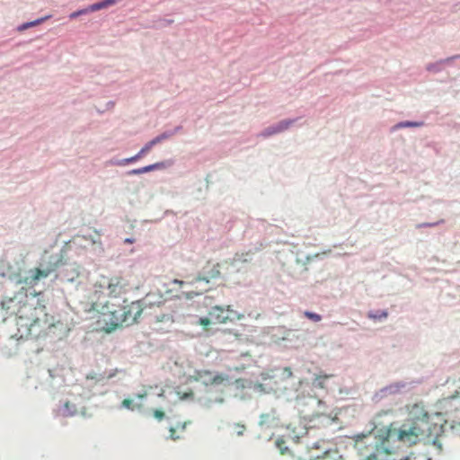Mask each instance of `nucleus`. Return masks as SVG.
<instances>
[{
    "label": "nucleus",
    "mask_w": 460,
    "mask_h": 460,
    "mask_svg": "<svg viewBox=\"0 0 460 460\" xmlns=\"http://www.w3.org/2000/svg\"><path fill=\"white\" fill-rule=\"evenodd\" d=\"M87 12H90V11L88 10V8H87V9H84V10H80V11H77V12H74V13H72L70 14V16H69V17H70L71 19H75V18H76L77 16H79V15H81V14H84V13H86Z\"/></svg>",
    "instance_id": "obj_23"
},
{
    "label": "nucleus",
    "mask_w": 460,
    "mask_h": 460,
    "mask_svg": "<svg viewBox=\"0 0 460 460\" xmlns=\"http://www.w3.org/2000/svg\"><path fill=\"white\" fill-rule=\"evenodd\" d=\"M423 125V122H412V121H405L400 122L394 127V129L406 128V127H420Z\"/></svg>",
    "instance_id": "obj_17"
},
{
    "label": "nucleus",
    "mask_w": 460,
    "mask_h": 460,
    "mask_svg": "<svg viewBox=\"0 0 460 460\" xmlns=\"http://www.w3.org/2000/svg\"><path fill=\"white\" fill-rule=\"evenodd\" d=\"M170 137V134H167V133H163L159 136H157L156 137H155L154 139H152L151 141H149L151 143V145L154 146L159 143H161L162 141H164V139H167L168 137Z\"/></svg>",
    "instance_id": "obj_19"
},
{
    "label": "nucleus",
    "mask_w": 460,
    "mask_h": 460,
    "mask_svg": "<svg viewBox=\"0 0 460 460\" xmlns=\"http://www.w3.org/2000/svg\"><path fill=\"white\" fill-rule=\"evenodd\" d=\"M173 282H174V283H176V284H179L181 287H183V286H185V285H187V284H188V283H187V282H185V281L178 280V279H174V281H173Z\"/></svg>",
    "instance_id": "obj_31"
},
{
    "label": "nucleus",
    "mask_w": 460,
    "mask_h": 460,
    "mask_svg": "<svg viewBox=\"0 0 460 460\" xmlns=\"http://www.w3.org/2000/svg\"><path fill=\"white\" fill-rule=\"evenodd\" d=\"M388 315V314L386 312H382V314L380 315H376V314H369L370 317L374 318V319H380V318H386Z\"/></svg>",
    "instance_id": "obj_27"
},
{
    "label": "nucleus",
    "mask_w": 460,
    "mask_h": 460,
    "mask_svg": "<svg viewBox=\"0 0 460 460\" xmlns=\"http://www.w3.org/2000/svg\"><path fill=\"white\" fill-rule=\"evenodd\" d=\"M409 420L411 422L408 427L420 428L421 431L418 434L420 437H429L441 429L444 418L441 413H429L422 402H416L407 405Z\"/></svg>",
    "instance_id": "obj_5"
},
{
    "label": "nucleus",
    "mask_w": 460,
    "mask_h": 460,
    "mask_svg": "<svg viewBox=\"0 0 460 460\" xmlns=\"http://www.w3.org/2000/svg\"><path fill=\"white\" fill-rule=\"evenodd\" d=\"M154 416L158 420H163L164 417V412L161 410H155Z\"/></svg>",
    "instance_id": "obj_25"
},
{
    "label": "nucleus",
    "mask_w": 460,
    "mask_h": 460,
    "mask_svg": "<svg viewBox=\"0 0 460 460\" xmlns=\"http://www.w3.org/2000/svg\"><path fill=\"white\" fill-rule=\"evenodd\" d=\"M319 460H345L337 451H328L318 458Z\"/></svg>",
    "instance_id": "obj_14"
},
{
    "label": "nucleus",
    "mask_w": 460,
    "mask_h": 460,
    "mask_svg": "<svg viewBox=\"0 0 460 460\" xmlns=\"http://www.w3.org/2000/svg\"><path fill=\"white\" fill-rule=\"evenodd\" d=\"M28 28H30V25H29V22H26V23L22 24V25L19 27V30H20V31H23V30H26V29H28Z\"/></svg>",
    "instance_id": "obj_30"
},
{
    "label": "nucleus",
    "mask_w": 460,
    "mask_h": 460,
    "mask_svg": "<svg viewBox=\"0 0 460 460\" xmlns=\"http://www.w3.org/2000/svg\"><path fill=\"white\" fill-rule=\"evenodd\" d=\"M365 460H378V458L375 454H369L368 456H366Z\"/></svg>",
    "instance_id": "obj_28"
},
{
    "label": "nucleus",
    "mask_w": 460,
    "mask_h": 460,
    "mask_svg": "<svg viewBox=\"0 0 460 460\" xmlns=\"http://www.w3.org/2000/svg\"><path fill=\"white\" fill-rule=\"evenodd\" d=\"M219 263H216L212 265L211 270L208 272V277H198L195 279V280L190 283L191 285H199V284H205V287L199 288L198 286L195 287L193 289H190L187 294V298H193L194 296H200L206 291L208 290V284H209V279H217L220 276V270H219Z\"/></svg>",
    "instance_id": "obj_7"
},
{
    "label": "nucleus",
    "mask_w": 460,
    "mask_h": 460,
    "mask_svg": "<svg viewBox=\"0 0 460 460\" xmlns=\"http://www.w3.org/2000/svg\"><path fill=\"white\" fill-rule=\"evenodd\" d=\"M305 316L314 322H320L322 320V316L318 314H315V313H313V312H309V311H305L304 313Z\"/></svg>",
    "instance_id": "obj_20"
},
{
    "label": "nucleus",
    "mask_w": 460,
    "mask_h": 460,
    "mask_svg": "<svg viewBox=\"0 0 460 460\" xmlns=\"http://www.w3.org/2000/svg\"><path fill=\"white\" fill-rule=\"evenodd\" d=\"M146 396V393L137 394V397L138 399H143V398H145Z\"/></svg>",
    "instance_id": "obj_33"
},
{
    "label": "nucleus",
    "mask_w": 460,
    "mask_h": 460,
    "mask_svg": "<svg viewBox=\"0 0 460 460\" xmlns=\"http://www.w3.org/2000/svg\"><path fill=\"white\" fill-rule=\"evenodd\" d=\"M420 431V428L408 427L407 423L397 427L395 422H392L382 428L376 427L368 434L356 435L355 447L362 456L368 451L376 456L378 454L404 455L408 448L418 443V434Z\"/></svg>",
    "instance_id": "obj_2"
},
{
    "label": "nucleus",
    "mask_w": 460,
    "mask_h": 460,
    "mask_svg": "<svg viewBox=\"0 0 460 460\" xmlns=\"http://www.w3.org/2000/svg\"><path fill=\"white\" fill-rule=\"evenodd\" d=\"M164 168V163H155L153 164H149L141 168L133 169L130 172H128V174H142L146 172H149L157 169Z\"/></svg>",
    "instance_id": "obj_12"
},
{
    "label": "nucleus",
    "mask_w": 460,
    "mask_h": 460,
    "mask_svg": "<svg viewBox=\"0 0 460 460\" xmlns=\"http://www.w3.org/2000/svg\"><path fill=\"white\" fill-rule=\"evenodd\" d=\"M152 147H153V146L151 145L150 142H148L142 147V149L136 155L129 157V158H125L122 161L119 162L118 164L125 165L127 164L136 162L138 159H140L142 156H144L146 154H147L151 150Z\"/></svg>",
    "instance_id": "obj_10"
},
{
    "label": "nucleus",
    "mask_w": 460,
    "mask_h": 460,
    "mask_svg": "<svg viewBox=\"0 0 460 460\" xmlns=\"http://www.w3.org/2000/svg\"><path fill=\"white\" fill-rule=\"evenodd\" d=\"M103 8H106L105 7V4H104L103 1H101L99 3H96V4H93L90 5L88 7V10L90 12H95V11H98V10H101V9H103Z\"/></svg>",
    "instance_id": "obj_21"
},
{
    "label": "nucleus",
    "mask_w": 460,
    "mask_h": 460,
    "mask_svg": "<svg viewBox=\"0 0 460 460\" xmlns=\"http://www.w3.org/2000/svg\"><path fill=\"white\" fill-rule=\"evenodd\" d=\"M52 270L47 269V270H40L39 268H36L32 270H31V279L32 282H36L41 278H47L50 273Z\"/></svg>",
    "instance_id": "obj_13"
},
{
    "label": "nucleus",
    "mask_w": 460,
    "mask_h": 460,
    "mask_svg": "<svg viewBox=\"0 0 460 460\" xmlns=\"http://www.w3.org/2000/svg\"><path fill=\"white\" fill-rule=\"evenodd\" d=\"M243 256V253H242L241 255L240 254H235V257H234V260L235 261H246L247 260L246 259H241V257Z\"/></svg>",
    "instance_id": "obj_32"
},
{
    "label": "nucleus",
    "mask_w": 460,
    "mask_h": 460,
    "mask_svg": "<svg viewBox=\"0 0 460 460\" xmlns=\"http://www.w3.org/2000/svg\"><path fill=\"white\" fill-rule=\"evenodd\" d=\"M437 225H438V223H427V224L419 225L418 226L419 227H422V226H435Z\"/></svg>",
    "instance_id": "obj_29"
},
{
    "label": "nucleus",
    "mask_w": 460,
    "mask_h": 460,
    "mask_svg": "<svg viewBox=\"0 0 460 460\" xmlns=\"http://www.w3.org/2000/svg\"><path fill=\"white\" fill-rule=\"evenodd\" d=\"M40 296V293L20 291L2 301L6 314L16 316L18 339L39 338L54 326L53 317L47 314Z\"/></svg>",
    "instance_id": "obj_1"
},
{
    "label": "nucleus",
    "mask_w": 460,
    "mask_h": 460,
    "mask_svg": "<svg viewBox=\"0 0 460 460\" xmlns=\"http://www.w3.org/2000/svg\"><path fill=\"white\" fill-rule=\"evenodd\" d=\"M194 380L201 382L205 385H220L226 377L223 375H213L209 370H197L193 375Z\"/></svg>",
    "instance_id": "obj_8"
},
{
    "label": "nucleus",
    "mask_w": 460,
    "mask_h": 460,
    "mask_svg": "<svg viewBox=\"0 0 460 460\" xmlns=\"http://www.w3.org/2000/svg\"><path fill=\"white\" fill-rule=\"evenodd\" d=\"M128 283L121 276H102L94 284V291L90 296L91 311L99 315L107 310H111V299L119 298L126 294Z\"/></svg>",
    "instance_id": "obj_3"
},
{
    "label": "nucleus",
    "mask_w": 460,
    "mask_h": 460,
    "mask_svg": "<svg viewBox=\"0 0 460 460\" xmlns=\"http://www.w3.org/2000/svg\"><path fill=\"white\" fill-rule=\"evenodd\" d=\"M213 323L212 320H211V317L210 316H208V317H200L198 322H197V324L200 325L203 327V329L205 331H208L209 330V326Z\"/></svg>",
    "instance_id": "obj_15"
},
{
    "label": "nucleus",
    "mask_w": 460,
    "mask_h": 460,
    "mask_svg": "<svg viewBox=\"0 0 460 460\" xmlns=\"http://www.w3.org/2000/svg\"><path fill=\"white\" fill-rule=\"evenodd\" d=\"M208 316L211 317L213 323H226L228 321H233L234 318L240 320L243 315L237 314L230 305L223 307L215 305L208 311Z\"/></svg>",
    "instance_id": "obj_6"
},
{
    "label": "nucleus",
    "mask_w": 460,
    "mask_h": 460,
    "mask_svg": "<svg viewBox=\"0 0 460 460\" xmlns=\"http://www.w3.org/2000/svg\"><path fill=\"white\" fill-rule=\"evenodd\" d=\"M190 421H184L181 423H178L175 427H171L169 429L170 438L172 440H177L182 438L181 434L185 431L187 425L190 424Z\"/></svg>",
    "instance_id": "obj_11"
},
{
    "label": "nucleus",
    "mask_w": 460,
    "mask_h": 460,
    "mask_svg": "<svg viewBox=\"0 0 460 460\" xmlns=\"http://www.w3.org/2000/svg\"><path fill=\"white\" fill-rule=\"evenodd\" d=\"M125 243H134V240H133V239H131V238H127V239L125 240Z\"/></svg>",
    "instance_id": "obj_35"
},
{
    "label": "nucleus",
    "mask_w": 460,
    "mask_h": 460,
    "mask_svg": "<svg viewBox=\"0 0 460 460\" xmlns=\"http://www.w3.org/2000/svg\"><path fill=\"white\" fill-rule=\"evenodd\" d=\"M393 460H409V457L408 456L394 457Z\"/></svg>",
    "instance_id": "obj_34"
},
{
    "label": "nucleus",
    "mask_w": 460,
    "mask_h": 460,
    "mask_svg": "<svg viewBox=\"0 0 460 460\" xmlns=\"http://www.w3.org/2000/svg\"><path fill=\"white\" fill-rule=\"evenodd\" d=\"M121 405L124 408L133 411L135 406L133 405V401L131 399L126 398L121 402Z\"/></svg>",
    "instance_id": "obj_22"
},
{
    "label": "nucleus",
    "mask_w": 460,
    "mask_h": 460,
    "mask_svg": "<svg viewBox=\"0 0 460 460\" xmlns=\"http://www.w3.org/2000/svg\"><path fill=\"white\" fill-rule=\"evenodd\" d=\"M284 443L285 442L283 440H280V439H279L277 441V446L279 448L281 454H285V451L288 449L287 447H284Z\"/></svg>",
    "instance_id": "obj_26"
},
{
    "label": "nucleus",
    "mask_w": 460,
    "mask_h": 460,
    "mask_svg": "<svg viewBox=\"0 0 460 460\" xmlns=\"http://www.w3.org/2000/svg\"><path fill=\"white\" fill-rule=\"evenodd\" d=\"M332 376V375H317L314 378L315 385L323 388L324 387V382L329 379Z\"/></svg>",
    "instance_id": "obj_16"
},
{
    "label": "nucleus",
    "mask_w": 460,
    "mask_h": 460,
    "mask_svg": "<svg viewBox=\"0 0 460 460\" xmlns=\"http://www.w3.org/2000/svg\"><path fill=\"white\" fill-rule=\"evenodd\" d=\"M243 431L241 429H238V435H242Z\"/></svg>",
    "instance_id": "obj_37"
},
{
    "label": "nucleus",
    "mask_w": 460,
    "mask_h": 460,
    "mask_svg": "<svg viewBox=\"0 0 460 460\" xmlns=\"http://www.w3.org/2000/svg\"><path fill=\"white\" fill-rule=\"evenodd\" d=\"M243 431L241 429H238V435H242Z\"/></svg>",
    "instance_id": "obj_36"
},
{
    "label": "nucleus",
    "mask_w": 460,
    "mask_h": 460,
    "mask_svg": "<svg viewBox=\"0 0 460 460\" xmlns=\"http://www.w3.org/2000/svg\"><path fill=\"white\" fill-rule=\"evenodd\" d=\"M292 123H293V120H290V119L289 120H282V121L279 122L275 126H271V127L267 128L261 133V135L263 137H270V136H272L274 134L280 133V132L288 129Z\"/></svg>",
    "instance_id": "obj_9"
},
{
    "label": "nucleus",
    "mask_w": 460,
    "mask_h": 460,
    "mask_svg": "<svg viewBox=\"0 0 460 460\" xmlns=\"http://www.w3.org/2000/svg\"><path fill=\"white\" fill-rule=\"evenodd\" d=\"M170 137V134H167V133H163L159 136H157L156 137H155L154 139H152L151 141H149L151 143V145L154 146L159 143H161L162 141H164V139H167L168 137Z\"/></svg>",
    "instance_id": "obj_18"
},
{
    "label": "nucleus",
    "mask_w": 460,
    "mask_h": 460,
    "mask_svg": "<svg viewBox=\"0 0 460 460\" xmlns=\"http://www.w3.org/2000/svg\"><path fill=\"white\" fill-rule=\"evenodd\" d=\"M143 311L140 301H133L129 304L112 305L111 310H107L98 316L97 323L106 332H111L118 327L134 324Z\"/></svg>",
    "instance_id": "obj_4"
},
{
    "label": "nucleus",
    "mask_w": 460,
    "mask_h": 460,
    "mask_svg": "<svg viewBox=\"0 0 460 460\" xmlns=\"http://www.w3.org/2000/svg\"><path fill=\"white\" fill-rule=\"evenodd\" d=\"M49 18V16H46L44 18H40V19L35 20L33 22H29L30 28L40 24L42 22L46 21Z\"/></svg>",
    "instance_id": "obj_24"
}]
</instances>
